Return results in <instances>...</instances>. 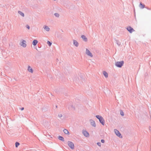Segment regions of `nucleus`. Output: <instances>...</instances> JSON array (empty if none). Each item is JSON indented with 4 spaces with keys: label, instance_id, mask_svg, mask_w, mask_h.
Here are the masks:
<instances>
[{
    "label": "nucleus",
    "instance_id": "nucleus-2",
    "mask_svg": "<svg viewBox=\"0 0 151 151\" xmlns=\"http://www.w3.org/2000/svg\"><path fill=\"white\" fill-rule=\"evenodd\" d=\"M124 62L123 61L121 62H117L116 63V65L118 67H121L123 65Z\"/></svg>",
    "mask_w": 151,
    "mask_h": 151
},
{
    "label": "nucleus",
    "instance_id": "nucleus-27",
    "mask_svg": "<svg viewBox=\"0 0 151 151\" xmlns=\"http://www.w3.org/2000/svg\"><path fill=\"white\" fill-rule=\"evenodd\" d=\"M24 109V108L23 107H22V108H21V110H23Z\"/></svg>",
    "mask_w": 151,
    "mask_h": 151
},
{
    "label": "nucleus",
    "instance_id": "nucleus-10",
    "mask_svg": "<svg viewBox=\"0 0 151 151\" xmlns=\"http://www.w3.org/2000/svg\"><path fill=\"white\" fill-rule=\"evenodd\" d=\"M38 43V41L36 40H34L33 41L32 44L34 46L36 45Z\"/></svg>",
    "mask_w": 151,
    "mask_h": 151
},
{
    "label": "nucleus",
    "instance_id": "nucleus-24",
    "mask_svg": "<svg viewBox=\"0 0 151 151\" xmlns=\"http://www.w3.org/2000/svg\"><path fill=\"white\" fill-rule=\"evenodd\" d=\"M26 27L28 29H29V28H30V27H29V26L28 25H27L26 26Z\"/></svg>",
    "mask_w": 151,
    "mask_h": 151
},
{
    "label": "nucleus",
    "instance_id": "nucleus-4",
    "mask_svg": "<svg viewBox=\"0 0 151 151\" xmlns=\"http://www.w3.org/2000/svg\"><path fill=\"white\" fill-rule=\"evenodd\" d=\"M68 145L72 149H74V145L73 143L70 141L68 142Z\"/></svg>",
    "mask_w": 151,
    "mask_h": 151
},
{
    "label": "nucleus",
    "instance_id": "nucleus-19",
    "mask_svg": "<svg viewBox=\"0 0 151 151\" xmlns=\"http://www.w3.org/2000/svg\"><path fill=\"white\" fill-rule=\"evenodd\" d=\"M18 13L20 14L22 16L24 17V14L21 11H19L18 12Z\"/></svg>",
    "mask_w": 151,
    "mask_h": 151
},
{
    "label": "nucleus",
    "instance_id": "nucleus-14",
    "mask_svg": "<svg viewBox=\"0 0 151 151\" xmlns=\"http://www.w3.org/2000/svg\"><path fill=\"white\" fill-rule=\"evenodd\" d=\"M74 44L76 47L78 46V42L76 40H74Z\"/></svg>",
    "mask_w": 151,
    "mask_h": 151
},
{
    "label": "nucleus",
    "instance_id": "nucleus-3",
    "mask_svg": "<svg viewBox=\"0 0 151 151\" xmlns=\"http://www.w3.org/2000/svg\"><path fill=\"white\" fill-rule=\"evenodd\" d=\"M20 45L24 47H25L27 46L26 41L24 40H22L20 43Z\"/></svg>",
    "mask_w": 151,
    "mask_h": 151
},
{
    "label": "nucleus",
    "instance_id": "nucleus-7",
    "mask_svg": "<svg viewBox=\"0 0 151 151\" xmlns=\"http://www.w3.org/2000/svg\"><path fill=\"white\" fill-rule=\"evenodd\" d=\"M127 29L131 33L134 31V29L130 27H127Z\"/></svg>",
    "mask_w": 151,
    "mask_h": 151
},
{
    "label": "nucleus",
    "instance_id": "nucleus-25",
    "mask_svg": "<svg viewBox=\"0 0 151 151\" xmlns=\"http://www.w3.org/2000/svg\"><path fill=\"white\" fill-rule=\"evenodd\" d=\"M97 144L98 146H101V143L100 142L97 143Z\"/></svg>",
    "mask_w": 151,
    "mask_h": 151
},
{
    "label": "nucleus",
    "instance_id": "nucleus-9",
    "mask_svg": "<svg viewBox=\"0 0 151 151\" xmlns=\"http://www.w3.org/2000/svg\"><path fill=\"white\" fill-rule=\"evenodd\" d=\"M83 134L86 137H88L89 136L88 133L86 131H84L83 132Z\"/></svg>",
    "mask_w": 151,
    "mask_h": 151
},
{
    "label": "nucleus",
    "instance_id": "nucleus-8",
    "mask_svg": "<svg viewBox=\"0 0 151 151\" xmlns=\"http://www.w3.org/2000/svg\"><path fill=\"white\" fill-rule=\"evenodd\" d=\"M27 70L29 72H30L32 73L33 72V70L32 68L29 66H28Z\"/></svg>",
    "mask_w": 151,
    "mask_h": 151
},
{
    "label": "nucleus",
    "instance_id": "nucleus-16",
    "mask_svg": "<svg viewBox=\"0 0 151 151\" xmlns=\"http://www.w3.org/2000/svg\"><path fill=\"white\" fill-rule=\"evenodd\" d=\"M58 139L60 140H62V141H64V138L62 137V136H59L58 137Z\"/></svg>",
    "mask_w": 151,
    "mask_h": 151
},
{
    "label": "nucleus",
    "instance_id": "nucleus-13",
    "mask_svg": "<svg viewBox=\"0 0 151 151\" xmlns=\"http://www.w3.org/2000/svg\"><path fill=\"white\" fill-rule=\"evenodd\" d=\"M103 74L107 78L108 77V73L105 71L103 72Z\"/></svg>",
    "mask_w": 151,
    "mask_h": 151
},
{
    "label": "nucleus",
    "instance_id": "nucleus-1",
    "mask_svg": "<svg viewBox=\"0 0 151 151\" xmlns=\"http://www.w3.org/2000/svg\"><path fill=\"white\" fill-rule=\"evenodd\" d=\"M96 117L99 119L100 122L103 125L105 124V121L104 118L101 116L97 115L96 116Z\"/></svg>",
    "mask_w": 151,
    "mask_h": 151
},
{
    "label": "nucleus",
    "instance_id": "nucleus-18",
    "mask_svg": "<svg viewBox=\"0 0 151 151\" xmlns=\"http://www.w3.org/2000/svg\"><path fill=\"white\" fill-rule=\"evenodd\" d=\"M63 132L66 134H69L68 131L66 129H64L63 130Z\"/></svg>",
    "mask_w": 151,
    "mask_h": 151
},
{
    "label": "nucleus",
    "instance_id": "nucleus-15",
    "mask_svg": "<svg viewBox=\"0 0 151 151\" xmlns=\"http://www.w3.org/2000/svg\"><path fill=\"white\" fill-rule=\"evenodd\" d=\"M91 124L93 127H96V124L95 123V122L94 121H92L91 122Z\"/></svg>",
    "mask_w": 151,
    "mask_h": 151
},
{
    "label": "nucleus",
    "instance_id": "nucleus-22",
    "mask_svg": "<svg viewBox=\"0 0 151 151\" xmlns=\"http://www.w3.org/2000/svg\"><path fill=\"white\" fill-rule=\"evenodd\" d=\"M55 16H56L57 17H59V14H58V13H55Z\"/></svg>",
    "mask_w": 151,
    "mask_h": 151
},
{
    "label": "nucleus",
    "instance_id": "nucleus-12",
    "mask_svg": "<svg viewBox=\"0 0 151 151\" xmlns=\"http://www.w3.org/2000/svg\"><path fill=\"white\" fill-rule=\"evenodd\" d=\"M139 7L140 8L143 9L145 8V5L144 4H142L141 3H140L139 5Z\"/></svg>",
    "mask_w": 151,
    "mask_h": 151
},
{
    "label": "nucleus",
    "instance_id": "nucleus-20",
    "mask_svg": "<svg viewBox=\"0 0 151 151\" xmlns=\"http://www.w3.org/2000/svg\"><path fill=\"white\" fill-rule=\"evenodd\" d=\"M19 145V143H18V142H16V143H15V145H16V147H18V146Z\"/></svg>",
    "mask_w": 151,
    "mask_h": 151
},
{
    "label": "nucleus",
    "instance_id": "nucleus-11",
    "mask_svg": "<svg viewBox=\"0 0 151 151\" xmlns=\"http://www.w3.org/2000/svg\"><path fill=\"white\" fill-rule=\"evenodd\" d=\"M82 38V39L85 41H87V39L86 38L85 36L84 35H82L81 36Z\"/></svg>",
    "mask_w": 151,
    "mask_h": 151
},
{
    "label": "nucleus",
    "instance_id": "nucleus-26",
    "mask_svg": "<svg viewBox=\"0 0 151 151\" xmlns=\"http://www.w3.org/2000/svg\"><path fill=\"white\" fill-rule=\"evenodd\" d=\"M101 142L104 143V140L103 139H102L101 140Z\"/></svg>",
    "mask_w": 151,
    "mask_h": 151
},
{
    "label": "nucleus",
    "instance_id": "nucleus-5",
    "mask_svg": "<svg viewBox=\"0 0 151 151\" xmlns=\"http://www.w3.org/2000/svg\"><path fill=\"white\" fill-rule=\"evenodd\" d=\"M86 54L87 55H88L91 57H93V55L92 54V53H91V52H90V51L87 49H86Z\"/></svg>",
    "mask_w": 151,
    "mask_h": 151
},
{
    "label": "nucleus",
    "instance_id": "nucleus-23",
    "mask_svg": "<svg viewBox=\"0 0 151 151\" xmlns=\"http://www.w3.org/2000/svg\"><path fill=\"white\" fill-rule=\"evenodd\" d=\"M120 114L122 116H123L124 115V113L122 111H121Z\"/></svg>",
    "mask_w": 151,
    "mask_h": 151
},
{
    "label": "nucleus",
    "instance_id": "nucleus-21",
    "mask_svg": "<svg viewBox=\"0 0 151 151\" xmlns=\"http://www.w3.org/2000/svg\"><path fill=\"white\" fill-rule=\"evenodd\" d=\"M47 44L49 46H50L51 45V44H52V43H51L50 41H48L47 42Z\"/></svg>",
    "mask_w": 151,
    "mask_h": 151
},
{
    "label": "nucleus",
    "instance_id": "nucleus-17",
    "mask_svg": "<svg viewBox=\"0 0 151 151\" xmlns=\"http://www.w3.org/2000/svg\"><path fill=\"white\" fill-rule=\"evenodd\" d=\"M45 30H46L47 31H48L50 30V28H49L47 26H46L45 27Z\"/></svg>",
    "mask_w": 151,
    "mask_h": 151
},
{
    "label": "nucleus",
    "instance_id": "nucleus-6",
    "mask_svg": "<svg viewBox=\"0 0 151 151\" xmlns=\"http://www.w3.org/2000/svg\"><path fill=\"white\" fill-rule=\"evenodd\" d=\"M114 131L115 134L117 136L120 137H122V136H121V134L118 130H117V129H115L114 130Z\"/></svg>",
    "mask_w": 151,
    "mask_h": 151
}]
</instances>
